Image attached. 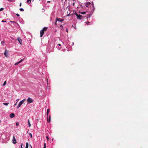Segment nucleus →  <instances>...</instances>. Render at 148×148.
Segmentation results:
<instances>
[{
    "label": "nucleus",
    "instance_id": "aec40b11",
    "mask_svg": "<svg viewBox=\"0 0 148 148\" xmlns=\"http://www.w3.org/2000/svg\"><path fill=\"white\" fill-rule=\"evenodd\" d=\"M24 59V58L21 59L20 61L18 62L19 63H21L22 61H23V60Z\"/></svg>",
    "mask_w": 148,
    "mask_h": 148
},
{
    "label": "nucleus",
    "instance_id": "5701e85b",
    "mask_svg": "<svg viewBox=\"0 0 148 148\" xmlns=\"http://www.w3.org/2000/svg\"><path fill=\"white\" fill-rule=\"evenodd\" d=\"M86 12H80V13L82 14H86Z\"/></svg>",
    "mask_w": 148,
    "mask_h": 148
},
{
    "label": "nucleus",
    "instance_id": "b1692460",
    "mask_svg": "<svg viewBox=\"0 0 148 148\" xmlns=\"http://www.w3.org/2000/svg\"><path fill=\"white\" fill-rule=\"evenodd\" d=\"M19 10L21 11H24V9L23 8H20Z\"/></svg>",
    "mask_w": 148,
    "mask_h": 148
},
{
    "label": "nucleus",
    "instance_id": "4be33fe9",
    "mask_svg": "<svg viewBox=\"0 0 148 148\" xmlns=\"http://www.w3.org/2000/svg\"><path fill=\"white\" fill-rule=\"evenodd\" d=\"M6 84V81H5L4 82L3 84V86H4Z\"/></svg>",
    "mask_w": 148,
    "mask_h": 148
},
{
    "label": "nucleus",
    "instance_id": "393cba45",
    "mask_svg": "<svg viewBox=\"0 0 148 148\" xmlns=\"http://www.w3.org/2000/svg\"><path fill=\"white\" fill-rule=\"evenodd\" d=\"M86 23L88 25H91V23L90 22H88Z\"/></svg>",
    "mask_w": 148,
    "mask_h": 148
},
{
    "label": "nucleus",
    "instance_id": "ddd939ff",
    "mask_svg": "<svg viewBox=\"0 0 148 148\" xmlns=\"http://www.w3.org/2000/svg\"><path fill=\"white\" fill-rule=\"evenodd\" d=\"M47 27H45L43 28L42 29L43 31H46L47 30Z\"/></svg>",
    "mask_w": 148,
    "mask_h": 148
},
{
    "label": "nucleus",
    "instance_id": "7c9ffc66",
    "mask_svg": "<svg viewBox=\"0 0 148 148\" xmlns=\"http://www.w3.org/2000/svg\"><path fill=\"white\" fill-rule=\"evenodd\" d=\"M4 8H1L0 9V11H2L3 10Z\"/></svg>",
    "mask_w": 148,
    "mask_h": 148
},
{
    "label": "nucleus",
    "instance_id": "6e6552de",
    "mask_svg": "<svg viewBox=\"0 0 148 148\" xmlns=\"http://www.w3.org/2000/svg\"><path fill=\"white\" fill-rule=\"evenodd\" d=\"M13 143L14 144H15V143H17V142L16 141V140L15 139V138L14 137V136L13 137Z\"/></svg>",
    "mask_w": 148,
    "mask_h": 148
},
{
    "label": "nucleus",
    "instance_id": "4468645a",
    "mask_svg": "<svg viewBox=\"0 0 148 148\" xmlns=\"http://www.w3.org/2000/svg\"><path fill=\"white\" fill-rule=\"evenodd\" d=\"M28 125H29V127H31V124H30V121H29V120L28 119Z\"/></svg>",
    "mask_w": 148,
    "mask_h": 148
},
{
    "label": "nucleus",
    "instance_id": "9d476101",
    "mask_svg": "<svg viewBox=\"0 0 148 148\" xmlns=\"http://www.w3.org/2000/svg\"><path fill=\"white\" fill-rule=\"evenodd\" d=\"M18 41H19V43L21 44V42H22V40L21 39V38H18Z\"/></svg>",
    "mask_w": 148,
    "mask_h": 148
},
{
    "label": "nucleus",
    "instance_id": "f704fd0d",
    "mask_svg": "<svg viewBox=\"0 0 148 148\" xmlns=\"http://www.w3.org/2000/svg\"><path fill=\"white\" fill-rule=\"evenodd\" d=\"M19 100V99H17L16 101H17V102Z\"/></svg>",
    "mask_w": 148,
    "mask_h": 148
},
{
    "label": "nucleus",
    "instance_id": "4c0bfd02",
    "mask_svg": "<svg viewBox=\"0 0 148 148\" xmlns=\"http://www.w3.org/2000/svg\"><path fill=\"white\" fill-rule=\"evenodd\" d=\"M21 148H23L22 147V144H21Z\"/></svg>",
    "mask_w": 148,
    "mask_h": 148
},
{
    "label": "nucleus",
    "instance_id": "20e7f679",
    "mask_svg": "<svg viewBox=\"0 0 148 148\" xmlns=\"http://www.w3.org/2000/svg\"><path fill=\"white\" fill-rule=\"evenodd\" d=\"M25 99H23V100H22L19 102V103H18V104L21 106L24 103V102L25 101Z\"/></svg>",
    "mask_w": 148,
    "mask_h": 148
},
{
    "label": "nucleus",
    "instance_id": "0eeeda50",
    "mask_svg": "<svg viewBox=\"0 0 148 148\" xmlns=\"http://www.w3.org/2000/svg\"><path fill=\"white\" fill-rule=\"evenodd\" d=\"M44 33V31H43L42 30H41L40 31V36L41 37H42V35H43Z\"/></svg>",
    "mask_w": 148,
    "mask_h": 148
},
{
    "label": "nucleus",
    "instance_id": "c03bdc74",
    "mask_svg": "<svg viewBox=\"0 0 148 148\" xmlns=\"http://www.w3.org/2000/svg\"><path fill=\"white\" fill-rule=\"evenodd\" d=\"M39 1H40V0H39Z\"/></svg>",
    "mask_w": 148,
    "mask_h": 148
},
{
    "label": "nucleus",
    "instance_id": "a878e982",
    "mask_svg": "<svg viewBox=\"0 0 148 148\" xmlns=\"http://www.w3.org/2000/svg\"><path fill=\"white\" fill-rule=\"evenodd\" d=\"M16 125L17 126H18L19 125V123L18 122H17L16 124Z\"/></svg>",
    "mask_w": 148,
    "mask_h": 148
},
{
    "label": "nucleus",
    "instance_id": "423d86ee",
    "mask_svg": "<svg viewBox=\"0 0 148 148\" xmlns=\"http://www.w3.org/2000/svg\"><path fill=\"white\" fill-rule=\"evenodd\" d=\"M91 10L92 11H94L95 10V8L94 6V4L93 2H92V7L91 8Z\"/></svg>",
    "mask_w": 148,
    "mask_h": 148
},
{
    "label": "nucleus",
    "instance_id": "c756f323",
    "mask_svg": "<svg viewBox=\"0 0 148 148\" xmlns=\"http://www.w3.org/2000/svg\"><path fill=\"white\" fill-rule=\"evenodd\" d=\"M20 106H21L19 105V104H18L17 106V109H18Z\"/></svg>",
    "mask_w": 148,
    "mask_h": 148
},
{
    "label": "nucleus",
    "instance_id": "1a4fd4ad",
    "mask_svg": "<svg viewBox=\"0 0 148 148\" xmlns=\"http://www.w3.org/2000/svg\"><path fill=\"white\" fill-rule=\"evenodd\" d=\"M15 116V114L14 113H11L10 115V117L11 118H13Z\"/></svg>",
    "mask_w": 148,
    "mask_h": 148
},
{
    "label": "nucleus",
    "instance_id": "f8f14e48",
    "mask_svg": "<svg viewBox=\"0 0 148 148\" xmlns=\"http://www.w3.org/2000/svg\"><path fill=\"white\" fill-rule=\"evenodd\" d=\"M51 116H49V118L48 119H47V121L49 123L51 121Z\"/></svg>",
    "mask_w": 148,
    "mask_h": 148
},
{
    "label": "nucleus",
    "instance_id": "f3484780",
    "mask_svg": "<svg viewBox=\"0 0 148 148\" xmlns=\"http://www.w3.org/2000/svg\"><path fill=\"white\" fill-rule=\"evenodd\" d=\"M1 44L3 45H4L5 43V42L4 41H3L1 42Z\"/></svg>",
    "mask_w": 148,
    "mask_h": 148
},
{
    "label": "nucleus",
    "instance_id": "72a5a7b5",
    "mask_svg": "<svg viewBox=\"0 0 148 148\" xmlns=\"http://www.w3.org/2000/svg\"><path fill=\"white\" fill-rule=\"evenodd\" d=\"M16 14L18 17L19 16V15L18 14Z\"/></svg>",
    "mask_w": 148,
    "mask_h": 148
},
{
    "label": "nucleus",
    "instance_id": "412c9836",
    "mask_svg": "<svg viewBox=\"0 0 148 148\" xmlns=\"http://www.w3.org/2000/svg\"><path fill=\"white\" fill-rule=\"evenodd\" d=\"M24 59V58L21 59L20 61L18 62L19 63H21L22 61H23V60Z\"/></svg>",
    "mask_w": 148,
    "mask_h": 148
},
{
    "label": "nucleus",
    "instance_id": "9b49d317",
    "mask_svg": "<svg viewBox=\"0 0 148 148\" xmlns=\"http://www.w3.org/2000/svg\"><path fill=\"white\" fill-rule=\"evenodd\" d=\"M50 111V109H48L47 110V118H48V115Z\"/></svg>",
    "mask_w": 148,
    "mask_h": 148
},
{
    "label": "nucleus",
    "instance_id": "bb28decb",
    "mask_svg": "<svg viewBox=\"0 0 148 148\" xmlns=\"http://www.w3.org/2000/svg\"><path fill=\"white\" fill-rule=\"evenodd\" d=\"M46 138L47 139V141H49V138L47 136H46Z\"/></svg>",
    "mask_w": 148,
    "mask_h": 148
},
{
    "label": "nucleus",
    "instance_id": "ea45409f",
    "mask_svg": "<svg viewBox=\"0 0 148 148\" xmlns=\"http://www.w3.org/2000/svg\"><path fill=\"white\" fill-rule=\"evenodd\" d=\"M21 3L20 4V6H21Z\"/></svg>",
    "mask_w": 148,
    "mask_h": 148
},
{
    "label": "nucleus",
    "instance_id": "6ab92c4d",
    "mask_svg": "<svg viewBox=\"0 0 148 148\" xmlns=\"http://www.w3.org/2000/svg\"><path fill=\"white\" fill-rule=\"evenodd\" d=\"M32 0H27V2L29 3H31Z\"/></svg>",
    "mask_w": 148,
    "mask_h": 148
},
{
    "label": "nucleus",
    "instance_id": "7ed1b4c3",
    "mask_svg": "<svg viewBox=\"0 0 148 148\" xmlns=\"http://www.w3.org/2000/svg\"><path fill=\"white\" fill-rule=\"evenodd\" d=\"M28 104H30L33 101V100L30 97H28L27 100Z\"/></svg>",
    "mask_w": 148,
    "mask_h": 148
},
{
    "label": "nucleus",
    "instance_id": "f257e3e1",
    "mask_svg": "<svg viewBox=\"0 0 148 148\" xmlns=\"http://www.w3.org/2000/svg\"><path fill=\"white\" fill-rule=\"evenodd\" d=\"M64 21V19L60 18H58L57 17L56 18V20H55V22L54 23V25L55 26H57V25H59V24L58 23H57V22L58 21V22H61V23H62L63 21Z\"/></svg>",
    "mask_w": 148,
    "mask_h": 148
},
{
    "label": "nucleus",
    "instance_id": "cd10ccee",
    "mask_svg": "<svg viewBox=\"0 0 148 148\" xmlns=\"http://www.w3.org/2000/svg\"><path fill=\"white\" fill-rule=\"evenodd\" d=\"M19 64L18 62H17L15 64H14V65H16L18 64Z\"/></svg>",
    "mask_w": 148,
    "mask_h": 148
},
{
    "label": "nucleus",
    "instance_id": "c85d7f7f",
    "mask_svg": "<svg viewBox=\"0 0 148 148\" xmlns=\"http://www.w3.org/2000/svg\"><path fill=\"white\" fill-rule=\"evenodd\" d=\"M29 135L31 138H32V135L31 133H29Z\"/></svg>",
    "mask_w": 148,
    "mask_h": 148
},
{
    "label": "nucleus",
    "instance_id": "37998d69",
    "mask_svg": "<svg viewBox=\"0 0 148 148\" xmlns=\"http://www.w3.org/2000/svg\"><path fill=\"white\" fill-rule=\"evenodd\" d=\"M47 2H49L50 1H48Z\"/></svg>",
    "mask_w": 148,
    "mask_h": 148
},
{
    "label": "nucleus",
    "instance_id": "f03ea898",
    "mask_svg": "<svg viewBox=\"0 0 148 148\" xmlns=\"http://www.w3.org/2000/svg\"><path fill=\"white\" fill-rule=\"evenodd\" d=\"M75 14L76 15L77 19H79V20H81L82 19V18H83V17L82 16L80 15V14H78L76 13H75Z\"/></svg>",
    "mask_w": 148,
    "mask_h": 148
},
{
    "label": "nucleus",
    "instance_id": "79ce46f5",
    "mask_svg": "<svg viewBox=\"0 0 148 148\" xmlns=\"http://www.w3.org/2000/svg\"><path fill=\"white\" fill-rule=\"evenodd\" d=\"M66 31L67 32H68V30H67V29H66Z\"/></svg>",
    "mask_w": 148,
    "mask_h": 148
},
{
    "label": "nucleus",
    "instance_id": "a19ab883",
    "mask_svg": "<svg viewBox=\"0 0 148 148\" xmlns=\"http://www.w3.org/2000/svg\"><path fill=\"white\" fill-rule=\"evenodd\" d=\"M58 45H59V46H61V45H60V44H58Z\"/></svg>",
    "mask_w": 148,
    "mask_h": 148
},
{
    "label": "nucleus",
    "instance_id": "39448f33",
    "mask_svg": "<svg viewBox=\"0 0 148 148\" xmlns=\"http://www.w3.org/2000/svg\"><path fill=\"white\" fill-rule=\"evenodd\" d=\"M90 4V3L88 2L85 3V5L87 7H88Z\"/></svg>",
    "mask_w": 148,
    "mask_h": 148
},
{
    "label": "nucleus",
    "instance_id": "2f4dec72",
    "mask_svg": "<svg viewBox=\"0 0 148 148\" xmlns=\"http://www.w3.org/2000/svg\"><path fill=\"white\" fill-rule=\"evenodd\" d=\"M60 27L62 28V29H63V27L62 25H60Z\"/></svg>",
    "mask_w": 148,
    "mask_h": 148
},
{
    "label": "nucleus",
    "instance_id": "58836bf2",
    "mask_svg": "<svg viewBox=\"0 0 148 148\" xmlns=\"http://www.w3.org/2000/svg\"><path fill=\"white\" fill-rule=\"evenodd\" d=\"M17 103V102H16V103L14 104V106H16V105Z\"/></svg>",
    "mask_w": 148,
    "mask_h": 148
},
{
    "label": "nucleus",
    "instance_id": "dca6fc26",
    "mask_svg": "<svg viewBox=\"0 0 148 148\" xmlns=\"http://www.w3.org/2000/svg\"><path fill=\"white\" fill-rule=\"evenodd\" d=\"M9 104V103H3V104L4 105H5L6 106H8Z\"/></svg>",
    "mask_w": 148,
    "mask_h": 148
},
{
    "label": "nucleus",
    "instance_id": "a211bd4d",
    "mask_svg": "<svg viewBox=\"0 0 148 148\" xmlns=\"http://www.w3.org/2000/svg\"><path fill=\"white\" fill-rule=\"evenodd\" d=\"M7 53V51H6V50H5V52L4 53V55H5V56H6V57H7V55H6Z\"/></svg>",
    "mask_w": 148,
    "mask_h": 148
},
{
    "label": "nucleus",
    "instance_id": "e433bc0d",
    "mask_svg": "<svg viewBox=\"0 0 148 148\" xmlns=\"http://www.w3.org/2000/svg\"><path fill=\"white\" fill-rule=\"evenodd\" d=\"M10 22L11 23H14V22L13 21H10Z\"/></svg>",
    "mask_w": 148,
    "mask_h": 148
},
{
    "label": "nucleus",
    "instance_id": "2eb2a0df",
    "mask_svg": "<svg viewBox=\"0 0 148 148\" xmlns=\"http://www.w3.org/2000/svg\"><path fill=\"white\" fill-rule=\"evenodd\" d=\"M28 148V143H26V147L25 148Z\"/></svg>",
    "mask_w": 148,
    "mask_h": 148
},
{
    "label": "nucleus",
    "instance_id": "c9c22d12",
    "mask_svg": "<svg viewBox=\"0 0 148 148\" xmlns=\"http://www.w3.org/2000/svg\"><path fill=\"white\" fill-rule=\"evenodd\" d=\"M1 22H6V21H4L3 20H2Z\"/></svg>",
    "mask_w": 148,
    "mask_h": 148
},
{
    "label": "nucleus",
    "instance_id": "473e14b6",
    "mask_svg": "<svg viewBox=\"0 0 148 148\" xmlns=\"http://www.w3.org/2000/svg\"><path fill=\"white\" fill-rule=\"evenodd\" d=\"M46 143H44V147L43 148H46Z\"/></svg>",
    "mask_w": 148,
    "mask_h": 148
}]
</instances>
